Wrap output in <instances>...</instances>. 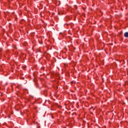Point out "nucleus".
I'll return each instance as SVG.
<instances>
[{
	"label": "nucleus",
	"mask_w": 128,
	"mask_h": 128,
	"mask_svg": "<svg viewBox=\"0 0 128 128\" xmlns=\"http://www.w3.org/2000/svg\"><path fill=\"white\" fill-rule=\"evenodd\" d=\"M124 36L125 38H128V32H126L124 34Z\"/></svg>",
	"instance_id": "1"
}]
</instances>
